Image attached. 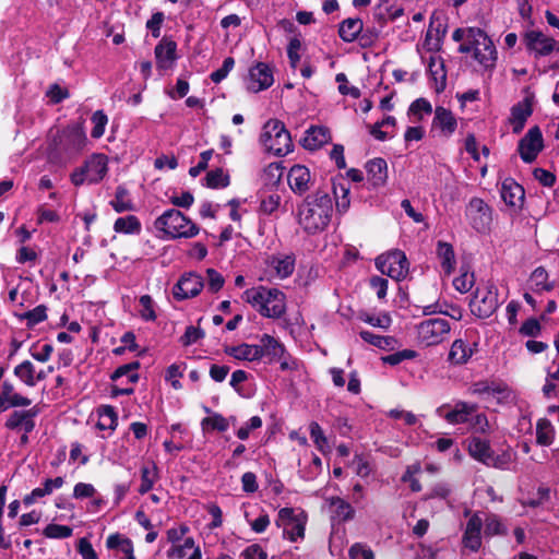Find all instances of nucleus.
<instances>
[{
    "instance_id": "obj_22",
    "label": "nucleus",
    "mask_w": 559,
    "mask_h": 559,
    "mask_svg": "<svg viewBox=\"0 0 559 559\" xmlns=\"http://www.w3.org/2000/svg\"><path fill=\"white\" fill-rule=\"evenodd\" d=\"M483 520L475 513L467 521L463 535V545L472 551H477L481 546Z\"/></svg>"
},
{
    "instance_id": "obj_33",
    "label": "nucleus",
    "mask_w": 559,
    "mask_h": 559,
    "mask_svg": "<svg viewBox=\"0 0 559 559\" xmlns=\"http://www.w3.org/2000/svg\"><path fill=\"white\" fill-rule=\"evenodd\" d=\"M114 230L123 235H140L142 224L135 215H126L118 217L114 223Z\"/></svg>"
},
{
    "instance_id": "obj_24",
    "label": "nucleus",
    "mask_w": 559,
    "mask_h": 559,
    "mask_svg": "<svg viewBox=\"0 0 559 559\" xmlns=\"http://www.w3.org/2000/svg\"><path fill=\"white\" fill-rule=\"evenodd\" d=\"M258 348L261 352V359L265 358L269 364L281 360L285 354V346L269 334L261 336Z\"/></svg>"
},
{
    "instance_id": "obj_32",
    "label": "nucleus",
    "mask_w": 559,
    "mask_h": 559,
    "mask_svg": "<svg viewBox=\"0 0 559 559\" xmlns=\"http://www.w3.org/2000/svg\"><path fill=\"white\" fill-rule=\"evenodd\" d=\"M171 559H202L201 550L194 545L192 537L185 539L182 545L174 546L168 551Z\"/></svg>"
},
{
    "instance_id": "obj_29",
    "label": "nucleus",
    "mask_w": 559,
    "mask_h": 559,
    "mask_svg": "<svg viewBox=\"0 0 559 559\" xmlns=\"http://www.w3.org/2000/svg\"><path fill=\"white\" fill-rule=\"evenodd\" d=\"M225 354L237 360L258 361L261 360V352L258 345L242 343L237 346H226Z\"/></svg>"
},
{
    "instance_id": "obj_4",
    "label": "nucleus",
    "mask_w": 559,
    "mask_h": 559,
    "mask_svg": "<svg viewBox=\"0 0 559 559\" xmlns=\"http://www.w3.org/2000/svg\"><path fill=\"white\" fill-rule=\"evenodd\" d=\"M86 142V134L80 126H69L52 139L50 155L59 160L71 159L84 150Z\"/></svg>"
},
{
    "instance_id": "obj_23",
    "label": "nucleus",
    "mask_w": 559,
    "mask_h": 559,
    "mask_svg": "<svg viewBox=\"0 0 559 559\" xmlns=\"http://www.w3.org/2000/svg\"><path fill=\"white\" fill-rule=\"evenodd\" d=\"M332 140L329 128L323 126H312L306 130L301 144L305 148L314 151L329 143Z\"/></svg>"
},
{
    "instance_id": "obj_21",
    "label": "nucleus",
    "mask_w": 559,
    "mask_h": 559,
    "mask_svg": "<svg viewBox=\"0 0 559 559\" xmlns=\"http://www.w3.org/2000/svg\"><path fill=\"white\" fill-rule=\"evenodd\" d=\"M287 180L293 192L301 195L310 189V170L304 165H294L288 171Z\"/></svg>"
},
{
    "instance_id": "obj_36",
    "label": "nucleus",
    "mask_w": 559,
    "mask_h": 559,
    "mask_svg": "<svg viewBox=\"0 0 559 559\" xmlns=\"http://www.w3.org/2000/svg\"><path fill=\"white\" fill-rule=\"evenodd\" d=\"M362 21L360 19H346L340 24V37L346 41H354L362 31Z\"/></svg>"
},
{
    "instance_id": "obj_3",
    "label": "nucleus",
    "mask_w": 559,
    "mask_h": 559,
    "mask_svg": "<svg viewBox=\"0 0 559 559\" xmlns=\"http://www.w3.org/2000/svg\"><path fill=\"white\" fill-rule=\"evenodd\" d=\"M461 53H473L474 59L486 70L496 66L497 50L489 36L478 27L467 28V43L459 47Z\"/></svg>"
},
{
    "instance_id": "obj_64",
    "label": "nucleus",
    "mask_w": 559,
    "mask_h": 559,
    "mask_svg": "<svg viewBox=\"0 0 559 559\" xmlns=\"http://www.w3.org/2000/svg\"><path fill=\"white\" fill-rule=\"evenodd\" d=\"M348 556L350 559H357L359 557L362 559H374L372 549L361 543L353 544L348 550Z\"/></svg>"
},
{
    "instance_id": "obj_2",
    "label": "nucleus",
    "mask_w": 559,
    "mask_h": 559,
    "mask_svg": "<svg viewBox=\"0 0 559 559\" xmlns=\"http://www.w3.org/2000/svg\"><path fill=\"white\" fill-rule=\"evenodd\" d=\"M242 297L261 316L266 318L278 319L286 311L285 294L277 288L253 287L247 289Z\"/></svg>"
},
{
    "instance_id": "obj_10",
    "label": "nucleus",
    "mask_w": 559,
    "mask_h": 559,
    "mask_svg": "<svg viewBox=\"0 0 559 559\" xmlns=\"http://www.w3.org/2000/svg\"><path fill=\"white\" fill-rule=\"evenodd\" d=\"M417 337L425 346H432L442 343L451 331L448 320L431 318L421 321L416 326Z\"/></svg>"
},
{
    "instance_id": "obj_7",
    "label": "nucleus",
    "mask_w": 559,
    "mask_h": 559,
    "mask_svg": "<svg viewBox=\"0 0 559 559\" xmlns=\"http://www.w3.org/2000/svg\"><path fill=\"white\" fill-rule=\"evenodd\" d=\"M108 171V158L104 154H93L83 166L71 174V182L79 187L87 182L95 185L100 182Z\"/></svg>"
},
{
    "instance_id": "obj_55",
    "label": "nucleus",
    "mask_w": 559,
    "mask_h": 559,
    "mask_svg": "<svg viewBox=\"0 0 559 559\" xmlns=\"http://www.w3.org/2000/svg\"><path fill=\"white\" fill-rule=\"evenodd\" d=\"M309 431H310V437H311L312 441L314 442V444L317 445V448L322 453H324L329 449V445H328V440H326L324 432H323L322 428L320 427V425L314 421L311 423L309 426Z\"/></svg>"
},
{
    "instance_id": "obj_56",
    "label": "nucleus",
    "mask_w": 559,
    "mask_h": 559,
    "mask_svg": "<svg viewBox=\"0 0 559 559\" xmlns=\"http://www.w3.org/2000/svg\"><path fill=\"white\" fill-rule=\"evenodd\" d=\"M206 275H207V290L213 294L219 292L225 284V280H224L223 275L219 272H217L215 269H207Z\"/></svg>"
},
{
    "instance_id": "obj_34",
    "label": "nucleus",
    "mask_w": 559,
    "mask_h": 559,
    "mask_svg": "<svg viewBox=\"0 0 559 559\" xmlns=\"http://www.w3.org/2000/svg\"><path fill=\"white\" fill-rule=\"evenodd\" d=\"M437 255L440 260V264L445 275H450L455 266V253L452 245L444 241H438L437 243Z\"/></svg>"
},
{
    "instance_id": "obj_1",
    "label": "nucleus",
    "mask_w": 559,
    "mask_h": 559,
    "mask_svg": "<svg viewBox=\"0 0 559 559\" xmlns=\"http://www.w3.org/2000/svg\"><path fill=\"white\" fill-rule=\"evenodd\" d=\"M332 212V198L328 192L319 190L308 195L299 206L298 223L307 234L314 235L326 228Z\"/></svg>"
},
{
    "instance_id": "obj_37",
    "label": "nucleus",
    "mask_w": 559,
    "mask_h": 559,
    "mask_svg": "<svg viewBox=\"0 0 559 559\" xmlns=\"http://www.w3.org/2000/svg\"><path fill=\"white\" fill-rule=\"evenodd\" d=\"M98 421L96 427L99 430H115L118 425V416L115 407L110 405H103L97 409Z\"/></svg>"
},
{
    "instance_id": "obj_46",
    "label": "nucleus",
    "mask_w": 559,
    "mask_h": 559,
    "mask_svg": "<svg viewBox=\"0 0 559 559\" xmlns=\"http://www.w3.org/2000/svg\"><path fill=\"white\" fill-rule=\"evenodd\" d=\"M461 274L453 280L454 288L464 294L472 289L475 284L474 272H471L468 267L461 266Z\"/></svg>"
},
{
    "instance_id": "obj_16",
    "label": "nucleus",
    "mask_w": 559,
    "mask_h": 559,
    "mask_svg": "<svg viewBox=\"0 0 559 559\" xmlns=\"http://www.w3.org/2000/svg\"><path fill=\"white\" fill-rule=\"evenodd\" d=\"M524 40L527 49L533 51L536 57L548 56L555 50L559 51L558 43L540 31L532 29L526 32Z\"/></svg>"
},
{
    "instance_id": "obj_27",
    "label": "nucleus",
    "mask_w": 559,
    "mask_h": 559,
    "mask_svg": "<svg viewBox=\"0 0 559 559\" xmlns=\"http://www.w3.org/2000/svg\"><path fill=\"white\" fill-rule=\"evenodd\" d=\"M533 109L531 103L527 99L515 104L511 108V116L509 121L512 126V131L515 134L522 132L527 118L532 115Z\"/></svg>"
},
{
    "instance_id": "obj_11",
    "label": "nucleus",
    "mask_w": 559,
    "mask_h": 559,
    "mask_svg": "<svg viewBox=\"0 0 559 559\" xmlns=\"http://www.w3.org/2000/svg\"><path fill=\"white\" fill-rule=\"evenodd\" d=\"M376 266L382 274L396 281L405 278L408 272L407 258L401 250H394L386 254L379 255L376 259Z\"/></svg>"
},
{
    "instance_id": "obj_54",
    "label": "nucleus",
    "mask_w": 559,
    "mask_h": 559,
    "mask_svg": "<svg viewBox=\"0 0 559 559\" xmlns=\"http://www.w3.org/2000/svg\"><path fill=\"white\" fill-rule=\"evenodd\" d=\"M334 194H335V204L338 212H345L349 207V188L340 183L338 186H334Z\"/></svg>"
},
{
    "instance_id": "obj_12",
    "label": "nucleus",
    "mask_w": 559,
    "mask_h": 559,
    "mask_svg": "<svg viewBox=\"0 0 559 559\" xmlns=\"http://www.w3.org/2000/svg\"><path fill=\"white\" fill-rule=\"evenodd\" d=\"M466 217L478 233H487L492 223V210L480 198H472L466 206Z\"/></svg>"
},
{
    "instance_id": "obj_57",
    "label": "nucleus",
    "mask_w": 559,
    "mask_h": 559,
    "mask_svg": "<svg viewBox=\"0 0 559 559\" xmlns=\"http://www.w3.org/2000/svg\"><path fill=\"white\" fill-rule=\"evenodd\" d=\"M204 335L205 333L202 329L189 325L187 326L185 334L180 337V342L183 346H190L203 338Z\"/></svg>"
},
{
    "instance_id": "obj_26",
    "label": "nucleus",
    "mask_w": 559,
    "mask_h": 559,
    "mask_svg": "<svg viewBox=\"0 0 559 559\" xmlns=\"http://www.w3.org/2000/svg\"><path fill=\"white\" fill-rule=\"evenodd\" d=\"M457 127V121L450 109L438 106L435 109L432 128H438L447 138L451 136Z\"/></svg>"
},
{
    "instance_id": "obj_20",
    "label": "nucleus",
    "mask_w": 559,
    "mask_h": 559,
    "mask_svg": "<svg viewBox=\"0 0 559 559\" xmlns=\"http://www.w3.org/2000/svg\"><path fill=\"white\" fill-rule=\"evenodd\" d=\"M501 198L506 205L514 209H521L524 203V188L513 178H506L501 183Z\"/></svg>"
},
{
    "instance_id": "obj_39",
    "label": "nucleus",
    "mask_w": 559,
    "mask_h": 559,
    "mask_svg": "<svg viewBox=\"0 0 559 559\" xmlns=\"http://www.w3.org/2000/svg\"><path fill=\"white\" fill-rule=\"evenodd\" d=\"M110 206L117 213H123L134 210V204L130 198L129 191L123 186H118L114 199L109 202Z\"/></svg>"
},
{
    "instance_id": "obj_9",
    "label": "nucleus",
    "mask_w": 559,
    "mask_h": 559,
    "mask_svg": "<svg viewBox=\"0 0 559 559\" xmlns=\"http://www.w3.org/2000/svg\"><path fill=\"white\" fill-rule=\"evenodd\" d=\"M275 523L283 528V536L290 542L304 539L307 523L304 512L296 513L293 508H283L278 511Z\"/></svg>"
},
{
    "instance_id": "obj_25",
    "label": "nucleus",
    "mask_w": 559,
    "mask_h": 559,
    "mask_svg": "<svg viewBox=\"0 0 559 559\" xmlns=\"http://www.w3.org/2000/svg\"><path fill=\"white\" fill-rule=\"evenodd\" d=\"M367 181L373 188L383 186L388 180V164L383 158L377 157L366 164Z\"/></svg>"
},
{
    "instance_id": "obj_53",
    "label": "nucleus",
    "mask_w": 559,
    "mask_h": 559,
    "mask_svg": "<svg viewBox=\"0 0 559 559\" xmlns=\"http://www.w3.org/2000/svg\"><path fill=\"white\" fill-rule=\"evenodd\" d=\"M93 129L91 135L94 139H99L104 135L105 127L108 122V118L103 110H96L92 118Z\"/></svg>"
},
{
    "instance_id": "obj_63",
    "label": "nucleus",
    "mask_w": 559,
    "mask_h": 559,
    "mask_svg": "<svg viewBox=\"0 0 559 559\" xmlns=\"http://www.w3.org/2000/svg\"><path fill=\"white\" fill-rule=\"evenodd\" d=\"M235 66V60L233 57H227L224 59L223 64L219 69L212 72L210 78L214 83H221L228 73L233 70Z\"/></svg>"
},
{
    "instance_id": "obj_30",
    "label": "nucleus",
    "mask_w": 559,
    "mask_h": 559,
    "mask_svg": "<svg viewBox=\"0 0 559 559\" xmlns=\"http://www.w3.org/2000/svg\"><path fill=\"white\" fill-rule=\"evenodd\" d=\"M467 450L473 459L483 464H486L487 461L490 460L493 452L489 441L479 437H472L467 440Z\"/></svg>"
},
{
    "instance_id": "obj_15",
    "label": "nucleus",
    "mask_w": 559,
    "mask_h": 559,
    "mask_svg": "<svg viewBox=\"0 0 559 559\" xmlns=\"http://www.w3.org/2000/svg\"><path fill=\"white\" fill-rule=\"evenodd\" d=\"M204 287L203 277L195 272L183 273L173 287L174 298L178 301L198 296Z\"/></svg>"
},
{
    "instance_id": "obj_13",
    "label": "nucleus",
    "mask_w": 559,
    "mask_h": 559,
    "mask_svg": "<svg viewBox=\"0 0 559 559\" xmlns=\"http://www.w3.org/2000/svg\"><path fill=\"white\" fill-rule=\"evenodd\" d=\"M476 411H478L477 404L457 401L453 406L442 404L436 409V414L450 425H460L467 424L473 416V412Z\"/></svg>"
},
{
    "instance_id": "obj_50",
    "label": "nucleus",
    "mask_w": 559,
    "mask_h": 559,
    "mask_svg": "<svg viewBox=\"0 0 559 559\" xmlns=\"http://www.w3.org/2000/svg\"><path fill=\"white\" fill-rule=\"evenodd\" d=\"M73 528L68 525L50 523L44 528L47 538L64 539L72 536Z\"/></svg>"
},
{
    "instance_id": "obj_60",
    "label": "nucleus",
    "mask_w": 559,
    "mask_h": 559,
    "mask_svg": "<svg viewBox=\"0 0 559 559\" xmlns=\"http://www.w3.org/2000/svg\"><path fill=\"white\" fill-rule=\"evenodd\" d=\"M300 47H301V41H300L298 35H295L294 37L290 38L288 46H287V56H288L290 66L293 68H297V64L300 61V55H299Z\"/></svg>"
},
{
    "instance_id": "obj_44",
    "label": "nucleus",
    "mask_w": 559,
    "mask_h": 559,
    "mask_svg": "<svg viewBox=\"0 0 559 559\" xmlns=\"http://www.w3.org/2000/svg\"><path fill=\"white\" fill-rule=\"evenodd\" d=\"M330 503L334 507V516L338 521L345 522L354 518L355 511L353 507L344 499L340 497H332Z\"/></svg>"
},
{
    "instance_id": "obj_49",
    "label": "nucleus",
    "mask_w": 559,
    "mask_h": 559,
    "mask_svg": "<svg viewBox=\"0 0 559 559\" xmlns=\"http://www.w3.org/2000/svg\"><path fill=\"white\" fill-rule=\"evenodd\" d=\"M201 426L203 429L211 427L213 430L224 432L229 427V419L218 413H213L211 416L202 419Z\"/></svg>"
},
{
    "instance_id": "obj_8",
    "label": "nucleus",
    "mask_w": 559,
    "mask_h": 559,
    "mask_svg": "<svg viewBox=\"0 0 559 559\" xmlns=\"http://www.w3.org/2000/svg\"><path fill=\"white\" fill-rule=\"evenodd\" d=\"M498 307V292L493 285L478 286L469 301L472 313L479 319L489 318Z\"/></svg>"
},
{
    "instance_id": "obj_48",
    "label": "nucleus",
    "mask_w": 559,
    "mask_h": 559,
    "mask_svg": "<svg viewBox=\"0 0 559 559\" xmlns=\"http://www.w3.org/2000/svg\"><path fill=\"white\" fill-rule=\"evenodd\" d=\"M445 307H448L449 309L448 310H441V304L436 302V304L426 306L424 308V313L425 314L442 313V314L451 317L452 319H454L456 321H460L462 319L463 312H462V309L459 306H454V305L448 306V305H445Z\"/></svg>"
},
{
    "instance_id": "obj_61",
    "label": "nucleus",
    "mask_w": 559,
    "mask_h": 559,
    "mask_svg": "<svg viewBox=\"0 0 559 559\" xmlns=\"http://www.w3.org/2000/svg\"><path fill=\"white\" fill-rule=\"evenodd\" d=\"M416 356V352L412 349H403L388 356L382 357L384 364L396 366L406 359H413Z\"/></svg>"
},
{
    "instance_id": "obj_58",
    "label": "nucleus",
    "mask_w": 559,
    "mask_h": 559,
    "mask_svg": "<svg viewBox=\"0 0 559 559\" xmlns=\"http://www.w3.org/2000/svg\"><path fill=\"white\" fill-rule=\"evenodd\" d=\"M409 112L421 120L423 114L430 115L432 112V106L426 98H418L411 104Z\"/></svg>"
},
{
    "instance_id": "obj_18",
    "label": "nucleus",
    "mask_w": 559,
    "mask_h": 559,
    "mask_svg": "<svg viewBox=\"0 0 559 559\" xmlns=\"http://www.w3.org/2000/svg\"><path fill=\"white\" fill-rule=\"evenodd\" d=\"M274 82L273 71L269 64L258 62L249 70L247 88L250 92L258 93L269 88Z\"/></svg>"
},
{
    "instance_id": "obj_19",
    "label": "nucleus",
    "mask_w": 559,
    "mask_h": 559,
    "mask_svg": "<svg viewBox=\"0 0 559 559\" xmlns=\"http://www.w3.org/2000/svg\"><path fill=\"white\" fill-rule=\"evenodd\" d=\"M156 66L160 70L171 69L178 59L177 44L170 38L164 37L155 47Z\"/></svg>"
},
{
    "instance_id": "obj_42",
    "label": "nucleus",
    "mask_w": 559,
    "mask_h": 559,
    "mask_svg": "<svg viewBox=\"0 0 559 559\" xmlns=\"http://www.w3.org/2000/svg\"><path fill=\"white\" fill-rule=\"evenodd\" d=\"M555 439V429L551 423L542 418L537 421L536 425V442L539 445L547 447L554 442Z\"/></svg>"
},
{
    "instance_id": "obj_5",
    "label": "nucleus",
    "mask_w": 559,
    "mask_h": 559,
    "mask_svg": "<svg viewBox=\"0 0 559 559\" xmlns=\"http://www.w3.org/2000/svg\"><path fill=\"white\" fill-rule=\"evenodd\" d=\"M154 227L170 239L192 238L199 233L198 226L176 209H169L158 216Z\"/></svg>"
},
{
    "instance_id": "obj_51",
    "label": "nucleus",
    "mask_w": 559,
    "mask_h": 559,
    "mask_svg": "<svg viewBox=\"0 0 559 559\" xmlns=\"http://www.w3.org/2000/svg\"><path fill=\"white\" fill-rule=\"evenodd\" d=\"M507 528L501 523L500 519L496 514H489L485 520V535H506Z\"/></svg>"
},
{
    "instance_id": "obj_40",
    "label": "nucleus",
    "mask_w": 559,
    "mask_h": 559,
    "mask_svg": "<svg viewBox=\"0 0 559 559\" xmlns=\"http://www.w3.org/2000/svg\"><path fill=\"white\" fill-rule=\"evenodd\" d=\"M428 71L436 83V91H443L447 82L443 61L440 58L431 57L428 63Z\"/></svg>"
},
{
    "instance_id": "obj_62",
    "label": "nucleus",
    "mask_w": 559,
    "mask_h": 559,
    "mask_svg": "<svg viewBox=\"0 0 559 559\" xmlns=\"http://www.w3.org/2000/svg\"><path fill=\"white\" fill-rule=\"evenodd\" d=\"M335 81L338 83V92L342 95H349L353 98L360 97L361 93L358 87L347 85V76L345 75V73H337L335 76Z\"/></svg>"
},
{
    "instance_id": "obj_41",
    "label": "nucleus",
    "mask_w": 559,
    "mask_h": 559,
    "mask_svg": "<svg viewBox=\"0 0 559 559\" xmlns=\"http://www.w3.org/2000/svg\"><path fill=\"white\" fill-rule=\"evenodd\" d=\"M14 376L27 386H35L37 383L36 371L33 362L24 360L14 367Z\"/></svg>"
},
{
    "instance_id": "obj_43",
    "label": "nucleus",
    "mask_w": 559,
    "mask_h": 559,
    "mask_svg": "<svg viewBox=\"0 0 559 559\" xmlns=\"http://www.w3.org/2000/svg\"><path fill=\"white\" fill-rule=\"evenodd\" d=\"M140 368L139 361H132L122 366H119L111 374V380L117 381L122 378H127V382L135 383L139 380L136 370Z\"/></svg>"
},
{
    "instance_id": "obj_14",
    "label": "nucleus",
    "mask_w": 559,
    "mask_h": 559,
    "mask_svg": "<svg viewBox=\"0 0 559 559\" xmlns=\"http://www.w3.org/2000/svg\"><path fill=\"white\" fill-rule=\"evenodd\" d=\"M544 148L543 134L539 127L534 126L528 129L526 134L519 141L518 152L521 159L526 163H533Z\"/></svg>"
},
{
    "instance_id": "obj_17",
    "label": "nucleus",
    "mask_w": 559,
    "mask_h": 559,
    "mask_svg": "<svg viewBox=\"0 0 559 559\" xmlns=\"http://www.w3.org/2000/svg\"><path fill=\"white\" fill-rule=\"evenodd\" d=\"M39 413L38 405L28 409L14 411L7 418L4 426L10 430H22L25 433H31L36 426L35 418Z\"/></svg>"
},
{
    "instance_id": "obj_38",
    "label": "nucleus",
    "mask_w": 559,
    "mask_h": 559,
    "mask_svg": "<svg viewBox=\"0 0 559 559\" xmlns=\"http://www.w3.org/2000/svg\"><path fill=\"white\" fill-rule=\"evenodd\" d=\"M140 473L141 484L138 491L140 495H145L153 489L154 484L157 481L159 477L158 468L154 463H152L151 465H143Z\"/></svg>"
},
{
    "instance_id": "obj_52",
    "label": "nucleus",
    "mask_w": 559,
    "mask_h": 559,
    "mask_svg": "<svg viewBox=\"0 0 559 559\" xmlns=\"http://www.w3.org/2000/svg\"><path fill=\"white\" fill-rule=\"evenodd\" d=\"M140 316L144 321H155L157 316L155 312V304L150 295H143L140 297Z\"/></svg>"
},
{
    "instance_id": "obj_31",
    "label": "nucleus",
    "mask_w": 559,
    "mask_h": 559,
    "mask_svg": "<svg viewBox=\"0 0 559 559\" xmlns=\"http://www.w3.org/2000/svg\"><path fill=\"white\" fill-rule=\"evenodd\" d=\"M269 265L280 278L290 276L295 270V257L293 254H276L269 259Z\"/></svg>"
},
{
    "instance_id": "obj_6",
    "label": "nucleus",
    "mask_w": 559,
    "mask_h": 559,
    "mask_svg": "<svg viewBox=\"0 0 559 559\" xmlns=\"http://www.w3.org/2000/svg\"><path fill=\"white\" fill-rule=\"evenodd\" d=\"M260 141L263 146L276 156H286L293 151L294 144L285 124L277 119H270L262 129Z\"/></svg>"
},
{
    "instance_id": "obj_45",
    "label": "nucleus",
    "mask_w": 559,
    "mask_h": 559,
    "mask_svg": "<svg viewBox=\"0 0 559 559\" xmlns=\"http://www.w3.org/2000/svg\"><path fill=\"white\" fill-rule=\"evenodd\" d=\"M359 335L365 342L381 349H391L396 343L395 338L392 336L377 335L370 331H361Z\"/></svg>"
},
{
    "instance_id": "obj_47",
    "label": "nucleus",
    "mask_w": 559,
    "mask_h": 559,
    "mask_svg": "<svg viewBox=\"0 0 559 559\" xmlns=\"http://www.w3.org/2000/svg\"><path fill=\"white\" fill-rule=\"evenodd\" d=\"M205 186L211 189L226 188L229 185V176L222 168H216L206 174Z\"/></svg>"
},
{
    "instance_id": "obj_35",
    "label": "nucleus",
    "mask_w": 559,
    "mask_h": 559,
    "mask_svg": "<svg viewBox=\"0 0 559 559\" xmlns=\"http://www.w3.org/2000/svg\"><path fill=\"white\" fill-rule=\"evenodd\" d=\"M473 350L463 340H455L450 348L448 360L454 365H463L472 357Z\"/></svg>"
},
{
    "instance_id": "obj_28",
    "label": "nucleus",
    "mask_w": 559,
    "mask_h": 559,
    "mask_svg": "<svg viewBox=\"0 0 559 559\" xmlns=\"http://www.w3.org/2000/svg\"><path fill=\"white\" fill-rule=\"evenodd\" d=\"M0 400L7 406V409L11 407H27L32 404L28 397L16 393L14 385L7 380L1 384Z\"/></svg>"
},
{
    "instance_id": "obj_59",
    "label": "nucleus",
    "mask_w": 559,
    "mask_h": 559,
    "mask_svg": "<svg viewBox=\"0 0 559 559\" xmlns=\"http://www.w3.org/2000/svg\"><path fill=\"white\" fill-rule=\"evenodd\" d=\"M513 461V456L510 452H503L501 454L490 456L485 465L492 466L499 469H508Z\"/></svg>"
}]
</instances>
